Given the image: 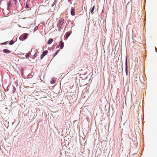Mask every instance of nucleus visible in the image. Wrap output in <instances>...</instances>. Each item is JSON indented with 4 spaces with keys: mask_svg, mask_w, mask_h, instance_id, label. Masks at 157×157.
<instances>
[{
    "mask_svg": "<svg viewBox=\"0 0 157 157\" xmlns=\"http://www.w3.org/2000/svg\"><path fill=\"white\" fill-rule=\"evenodd\" d=\"M29 34L27 33H25L22 34L19 37V39L22 41H23L26 39L28 36Z\"/></svg>",
    "mask_w": 157,
    "mask_h": 157,
    "instance_id": "obj_1",
    "label": "nucleus"
},
{
    "mask_svg": "<svg viewBox=\"0 0 157 157\" xmlns=\"http://www.w3.org/2000/svg\"><path fill=\"white\" fill-rule=\"evenodd\" d=\"M48 52L47 51H44L43 52L42 54L41 55L40 58L41 59H42L43 58L44 56L46 55L48 53Z\"/></svg>",
    "mask_w": 157,
    "mask_h": 157,
    "instance_id": "obj_2",
    "label": "nucleus"
},
{
    "mask_svg": "<svg viewBox=\"0 0 157 157\" xmlns=\"http://www.w3.org/2000/svg\"><path fill=\"white\" fill-rule=\"evenodd\" d=\"M64 19H60L59 20V25L61 26L63 25L64 23Z\"/></svg>",
    "mask_w": 157,
    "mask_h": 157,
    "instance_id": "obj_3",
    "label": "nucleus"
},
{
    "mask_svg": "<svg viewBox=\"0 0 157 157\" xmlns=\"http://www.w3.org/2000/svg\"><path fill=\"white\" fill-rule=\"evenodd\" d=\"M71 14L72 16H74L75 15V10L73 7H71Z\"/></svg>",
    "mask_w": 157,
    "mask_h": 157,
    "instance_id": "obj_4",
    "label": "nucleus"
},
{
    "mask_svg": "<svg viewBox=\"0 0 157 157\" xmlns=\"http://www.w3.org/2000/svg\"><path fill=\"white\" fill-rule=\"evenodd\" d=\"M59 44H60V48L62 49L64 46V43L62 42V40L60 42Z\"/></svg>",
    "mask_w": 157,
    "mask_h": 157,
    "instance_id": "obj_5",
    "label": "nucleus"
},
{
    "mask_svg": "<svg viewBox=\"0 0 157 157\" xmlns=\"http://www.w3.org/2000/svg\"><path fill=\"white\" fill-rule=\"evenodd\" d=\"M3 52L6 53H9L11 52V51L7 49H4L3 51Z\"/></svg>",
    "mask_w": 157,
    "mask_h": 157,
    "instance_id": "obj_6",
    "label": "nucleus"
},
{
    "mask_svg": "<svg viewBox=\"0 0 157 157\" xmlns=\"http://www.w3.org/2000/svg\"><path fill=\"white\" fill-rule=\"evenodd\" d=\"M71 33L70 32H67L65 34L66 38L67 39L68 38V37L69 36L71 35Z\"/></svg>",
    "mask_w": 157,
    "mask_h": 157,
    "instance_id": "obj_7",
    "label": "nucleus"
},
{
    "mask_svg": "<svg viewBox=\"0 0 157 157\" xmlns=\"http://www.w3.org/2000/svg\"><path fill=\"white\" fill-rule=\"evenodd\" d=\"M53 39L50 38L48 40V44H50L53 42Z\"/></svg>",
    "mask_w": 157,
    "mask_h": 157,
    "instance_id": "obj_8",
    "label": "nucleus"
},
{
    "mask_svg": "<svg viewBox=\"0 0 157 157\" xmlns=\"http://www.w3.org/2000/svg\"><path fill=\"white\" fill-rule=\"evenodd\" d=\"M56 82V80L55 79H52V80L50 81V83L51 84H53Z\"/></svg>",
    "mask_w": 157,
    "mask_h": 157,
    "instance_id": "obj_9",
    "label": "nucleus"
},
{
    "mask_svg": "<svg viewBox=\"0 0 157 157\" xmlns=\"http://www.w3.org/2000/svg\"><path fill=\"white\" fill-rule=\"evenodd\" d=\"M29 54H30V52H29L27 53L26 54V55H25V57H26V58H29Z\"/></svg>",
    "mask_w": 157,
    "mask_h": 157,
    "instance_id": "obj_10",
    "label": "nucleus"
},
{
    "mask_svg": "<svg viewBox=\"0 0 157 157\" xmlns=\"http://www.w3.org/2000/svg\"><path fill=\"white\" fill-rule=\"evenodd\" d=\"M94 6L93 7H92V9H90V12L91 13H93V11L94 10Z\"/></svg>",
    "mask_w": 157,
    "mask_h": 157,
    "instance_id": "obj_11",
    "label": "nucleus"
},
{
    "mask_svg": "<svg viewBox=\"0 0 157 157\" xmlns=\"http://www.w3.org/2000/svg\"><path fill=\"white\" fill-rule=\"evenodd\" d=\"M14 43V41L13 40H11L9 42V44L10 45H12V44H13Z\"/></svg>",
    "mask_w": 157,
    "mask_h": 157,
    "instance_id": "obj_12",
    "label": "nucleus"
},
{
    "mask_svg": "<svg viewBox=\"0 0 157 157\" xmlns=\"http://www.w3.org/2000/svg\"><path fill=\"white\" fill-rule=\"evenodd\" d=\"M11 4L10 2H9L8 4V7H11Z\"/></svg>",
    "mask_w": 157,
    "mask_h": 157,
    "instance_id": "obj_13",
    "label": "nucleus"
},
{
    "mask_svg": "<svg viewBox=\"0 0 157 157\" xmlns=\"http://www.w3.org/2000/svg\"><path fill=\"white\" fill-rule=\"evenodd\" d=\"M29 5L28 3L26 4V7L27 8L29 7Z\"/></svg>",
    "mask_w": 157,
    "mask_h": 157,
    "instance_id": "obj_14",
    "label": "nucleus"
},
{
    "mask_svg": "<svg viewBox=\"0 0 157 157\" xmlns=\"http://www.w3.org/2000/svg\"><path fill=\"white\" fill-rule=\"evenodd\" d=\"M59 50H57L56 51V52L55 55V56L58 53Z\"/></svg>",
    "mask_w": 157,
    "mask_h": 157,
    "instance_id": "obj_15",
    "label": "nucleus"
},
{
    "mask_svg": "<svg viewBox=\"0 0 157 157\" xmlns=\"http://www.w3.org/2000/svg\"><path fill=\"white\" fill-rule=\"evenodd\" d=\"M7 42H4V43H2V44H7Z\"/></svg>",
    "mask_w": 157,
    "mask_h": 157,
    "instance_id": "obj_16",
    "label": "nucleus"
},
{
    "mask_svg": "<svg viewBox=\"0 0 157 157\" xmlns=\"http://www.w3.org/2000/svg\"><path fill=\"white\" fill-rule=\"evenodd\" d=\"M55 2H56V1H54V2L53 3V5H52V6H53L54 5V4H55Z\"/></svg>",
    "mask_w": 157,
    "mask_h": 157,
    "instance_id": "obj_17",
    "label": "nucleus"
},
{
    "mask_svg": "<svg viewBox=\"0 0 157 157\" xmlns=\"http://www.w3.org/2000/svg\"><path fill=\"white\" fill-rule=\"evenodd\" d=\"M31 75H28V76L29 77V78H31V77H31Z\"/></svg>",
    "mask_w": 157,
    "mask_h": 157,
    "instance_id": "obj_18",
    "label": "nucleus"
},
{
    "mask_svg": "<svg viewBox=\"0 0 157 157\" xmlns=\"http://www.w3.org/2000/svg\"><path fill=\"white\" fill-rule=\"evenodd\" d=\"M68 0V1L69 2H71V0Z\"/></svg>",
    "mask_w": 157,
    "mask_h": 157,
    "instance_id": "obj_19",
    "label": "nucleus"
}]
</instances>
